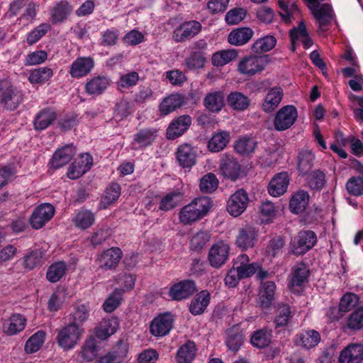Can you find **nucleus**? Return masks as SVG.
<instances>
[{
	"label": "nucleus",
	"instance_id": "obj_24",
	"mask_svg": "<svg viewBox=\"0 0 363 363\" xmlns=\"http://www.w3.org/2000/svg\"><path fill=\"white\" fill-rule=\"evenodd\" d=\"M283 96V89L280 86L269 89L262 104V110L267 113H272L279 106Z\"/></svg>",
	"mask_w": 363,
	"mask_h": 363
},
{
	"label": "nucleus",
	"instance_id": "obj_4",
	"mask_svg": "<svg viewBox=\"0 0 363 363\" xmlns=\"http://www.w3.org/2000/svg\"><path fill=\"white\" fill-rule=\"evenodd\" d=\"M83 330L75 323L68 324L57 330L56 342L64 350H72L79 342Z\"/></svg>",
	"mask_w": 363,
	"mask_h": 363
},
{
	"label": "nucleus",
	"instance_id": "obj_56",
	"mask_svg": "<svg viewBox=\"0 0 363 363\" xmlns=\"http://www.w3.org/2000/svg\"><path fill=\"white\" fill-rule=\"evenodd\" d=\"M314 154L309 150L302 151L298 156V168L302 174L308 173L313 165Z\"/></svg>",
	"mask_w": 363,
	"mask_h": 363
},
{
	"label": "nucleus",
	"instance_id": "obj_7",
	"mask_svg": "<svg viewBox=\"0 0 363 363\" xmlns=\"http://www.w3.org/2000/svg\"><path fill=\"white\" fill-rule=\"evenodd\" d=\"M316 242L317 237L313 231H301L291 242V252L296 255H303L311 250Z\"/></svg>",
	"mask_w": 363,
	"mask_h": 363
},
{
	"label": "nucleus",
	"instance_id": "obj_3",
	"mask_svg": "<svg viewBox=\"0 0 363 363\" xmlns=\"http://www.w3.org/2000/svg\"><path fill=\"white\" fill-rule=\"evenodd\" d=\"M23 94L8 81L0 82V107L6 111H14L23 101Z\"/></svg>",
	"mask_w": 363,
	"mask_h": 363
},
{
	"label": "nucleus",
	"instance_id": "obj_5",
	"mask_svg": "<svg viewBox=\"0 0 363 363\" xmlns=\"http://www.w3.org/2000/svg\"><path fill=\"white\" fill-rule=\"evenodd\" d=\"M298 118V111L294 106L281 107L275 114L273 120L274 130L279 132L289 129Z\"/></svg>",
	"mask_w": 363,
	"mask_h": 363
},
{
	"label": "nucleus",
	"instance_id": "obj_19",
	"mask_svg": "<svg viewBox=\"0 0 363 363\" xmlns=\"http://www.w3.org/2000/svg\"><path fill=\"white\" fill-rule=\"evenodd\" d=\"M196 291L194 281L184 280L174 284L169 289V296L175 301L188 298Z\"/></svg>",
	"mask_w": 363,
	"mask_h": 363
},
{
	"label": "nucleus",
	"instance_id": "obj_54",
	"mask_svg": "<svg viewBox=\"0 0 363 363\" xmlns=\"http://www.w3.org/2000/svg\"><path fill=\"white\" fill-rule=\"evenodd\" d=\"M218 183V179L214 174L208 173L201 179L199 189L202 193L211 194L217 189Z\"/></svg>",
	"mask_w": 363,
	"mask_h": 363
},
{
	"label": "nucleus",
	"instance_id": "obj_58",
	"mask_svg": "<svg viewBox=\"0 0 363 363\" xmlns=\"http://www.w3.org/2000/svg\"><path fill=\"white\" fill-rule=\"evenodd\" d=\"M51 27L48 23H41L33 30H32L27 35L26 43L28 45H33L37 43L43 36H44Z\"/></svg>",
	"mask_w": 363,
	"mask_h": 363
},
{
	"label": "nucleus",
	"instance_id": "obj_23",
	"mask_svg": "<svg viewBox=\"0 0 363 363\" xmlns=\"http://www.w3.org/2000/svg\"><path fill=\"white\" fill-rule=\"evenodd\" d=\"M94 66L92 57H79L72 63L69 74L73 78H81L90 73Z\"/></svg>",
	"mask_w": 363,
	"mask_h": 363
},
{
	"label": "nucleus",
	"instance_id": "obj_53",
	"mask_svg": "<svg viewBox=\"0 0 363 363\" xmlns=\"http://www.w3.org/2000/svg\"><path fill=\"white\" fill-rule=\"evenodd\" d=\"M121 195V186L118 184H111L106 190L104 196L101 200V205L106 208L109 205L114 203Z\"/></svg>",
	"mask_w": 363,
	"mask_h": 363
},
{
	"label": "nucleus",
	"instance_id": "obj_38",
	"mask_svg": "<svg viewBox=\"0 0 363 363\" xmlns=\"http://www.w3.org/2000/svg\"><path fill=\"white\" fill-rule=\"evenodd\" d=\"M55 119V112L50 108H45L36 114L33 120L34 129L38 131L43 130L50 126Z\"/></svg>",
	"mask_w": 363,
	"mask_h": 363
},
{
	"label": "nucleus",
	"instance_id": "obj_22",
	"mask_svg": "<svg viewBox=\"0 0 363 363\" xmlns=\"http://www.w3.org/2000/svg\"><path fill=\"white\" fill-rule=\"evenodd\" d=\"M26 318L19 314L13 313L3 322L2 331L6 335H15L21 333L26 328Z\"/></svg>",
	"mask_w": 363,
	"mask_h": 363
},
{
	"label": "nucleus",
	"instance_id": "obj_8",
	"mask_svg": "<svg viewBox=\"0 0 363 363\" xmlns=\"http://www.w3.org/2000/svg\"><path fill=\"white\" fill-rule=\"evenodd\" d=\"M267 63L264 56L251 55L243 57L238 63V70L240 74L252 76L262 72Z\"/></svg>",
	"mask_w": 363,
	"mask_h": 363
},
{
	"label": "nucleus",
	"instance_id": "obj_45",
	"mask_svg": "<svg viewBox=\"0 0 363 363\" xmlns=\"http://www.w3.org/2000/svg\"><path fill=\"white\" fill-rule=\"evenodd\" d=\"M182 197V192L177 189L164 196L160 201L159 209L168 211L178 206Z\"/></svg>",
	"mask_w": 363,
	"mask_h": 363
},
{
	"label": "nucleus",
	"instance_id": "obj_49",
	"mask_svg": "<svg viewBox=\"0 0 363 363\" xmlns=\"http://www.w3.org/2000/svg\"><path fill=\"white\" fill-rule=\"evenodd\" d=\"M308 186L313 191H320L325 185V174L317 169L310 173L306 179Z\"/></svg>",
	"mask_w": 363,
	"mask_h": 363
},
{
	"label": "nucleus",
	"instance_id": "obj_34",
	"mask_svg": "<svg viewBox=\"0 0 363 363\" xmlns=\"http://www.w3.org/2000/svg\"><path fill=\"white\" fill-rule=\"evenodd\" d=\"M184 103V97L182 94H173L168 96L163 99L159 106L160 115L167 116L169 114L182 106Z\"/></svg>",
	"mask_w": 363,
	"mask_h": 363
},
{
	"label": "nucleus",
	"instance_id": "obj_26",
	"mask_svg": "<svg viewBox=\"0 0 363 363\" xmlns=\"http://www.w3.org/2000/svg\"><path fill=\"white\" fill-rule=\"evenodd\" d=\"M122 257V251L118 247H111L104 251L99 259V264L101 269L111 270L120 262Z\"/></svg>",
	"mask_w": 363,
	"mask_h": 363
},
{
	"label": "nucleus",
	"instance_id": "obj_36",
	"mask_svg": "<svg viewBox=\"0 0 363 363\" xmlns=\"http://www.w3.org/2000/svg\"><path fill=\"white\" fill-rule=\"evenodd\" d=\"M320 340V335L318 332L314 330H306L298 334L295 337L296 345L305 349H311L318 345Z\"/></svg>",
	"mask_w": 363,
	"mask_h": 363
},
{
	"label": "nucleus",
	"instance_id": "obj_35",
	"mask_svg": "<svg viewBox=\"0 0 363 363\" xmlns=\"http://www.w3.org/2000/svg\"><path fill=\"white\" fill-rule=\"evenodd\" d=\"M276 284L274 281H266L262 284L259 291V305L262 308H268L274 298Z\"/></svg>",
	"mask_w": 363,
	"mask_h": 363
},
{
	"label": "nucleus",
	"instance_id": "obj_43",
	"mask_svg": "<svg viewBox=\"0 0 363 363\" xmlns=\"http://www.w3.org/2000/svg\"><path fill=\"white\" fill-rule=\"evenodd\" d=\"M46 333L43 330H38L32 335L26 342L24 351L26 354H33L42 347L45 342Z\"/></svg>",
	"mask_w": 363,
	"mask_h": 363
},
{
	"label": "nucleus",
	"instance_id": "obj_20",
	"mask_svg": "<svg viewBox=\"0 0 363 363\" xmlns=\"http://www.w3.org/2000/svg\"><path fill=\"white\" fill-rule=\"evenodd\" d=\"M76 154L75 147L72 144L57 149L50 160V167L57 169L67 164Z\"/></svg>",
	"mask_w": 363,
	"mask_h": 363
},
{
	"label": "nucleus",
	"instance_id": "obj_41",
	"mask_svg": "<svg viewBox=\"0 0 363 363\" xmlns=\"http://www.w3.org/2000/svg\"><path fill=\"white\" fill-rule=\"evenodd\" d=\"M230 133L222 130L213 135L208 143V149L212 152L223 150L230 141Z\"/></svg>",
	"mask_w": 363,
	"mask_h": 363
},
{
	"label": "nucleus",
	"instance_id": "obj_33",
	"mask_svg": "<svg viewBox=\"0 0 363 363\" xmlns=\"http://www.w3.org/2000/svg\"><path fill=\"white\" fill-rule=\"evenodd\" d=\"M254 35V31L248 27H242L232 30L228 36V41L230 45L241 46L249 42Z\"/></svg>",
	"mask_w": 363,
	"mask_h": 363
},
{
	"label": "nucleus",
	"instance_id": "obj_32",
	"mask_svg": "<svg viewBox=\"0 0 363 363\" xmlns=\"http://www.w3.org/2000/svg\"><path fill=\"white\" fill-rule=\"evenodd\" d=\"M110 82L109 78L107 77H94L86 82L85 84V90L89 95H101L108 87Z\"/></svg>",
	"mask_w": 363,
	"mask_h": 363
},
{
	"label": "nucleus",
	"instance_id": "obj_57",
	"mask_svg": "<svg viewBox=\"0 0 363 363\" xmlns=\"http://www.w3.org/2000/svg\"><path fill=\"white\" fill-rule=\"evenodd\" d=\"M271 337V331L261 329L254 333L251 337V342L257 347L263 348L269 345Z\"/></svg>",
	"mask_w": 363,
	"mask_h": 363
},
{
	"label": "nucleus",
	"instance_id": "obj_47",
	"mask_svg": "<svg viewBox=\"0 0 363 363\" xmlns=\"http://www.w3.org/2000/svg\"><path fill=\"white\" fill-rule=\"evenodd\" d=\"M238 56V52L234 49L222 50L213 55L211 62L214 66L222 67L235 60Z\"/></svg>",
	"mask_w": 363,
	"mask_h": 363
},
{
	"label": "nucleus",
	"instance_id": "obj_46",
	"mask_svg": "<svg viewBox=\"0 0 363 363\" xmlns=\"http://www.w3.org/2000/svg\"><path fill=\"white\" fill-rule=\"evenodd\" d=\"M277 44V39L273 35H266L257 39L252 45L255 53L262 54L272 50Z\"/></svg>",
	"mask_w": 363,
	"mask_h": 363
},
{
	"label": "nucleus",
	"instance_id": "obj_16",
	"mask_svg": "<svg viewBox=\"0 0 363 363\" xmlns=\"http://www.w3.org/2000/svg\"><path fill=\"white\" fill-rule=\"evenodd\" d=\"M128 352V343L119 340L109 352L101 357L94 363H122L126 359Z\"/></svg>",
	"mask_w": 363,
	"mask_h": 363
},
{
	"label": "nucleus",
	"instance_id": "obj_13",
	"mask_svg": "<svg viewBox=\"0 0 363 363\" xmlns=\"http://www.w3.org/2000/svg\"><path fill=\"white\" fill-rule=\"evenodd\" d=\"M258 232L255 227L246 225L238 230L235 245L242 250L253 248L257 241Z\"/></svg>",
	"mask_w": 363,
	"mask_h": 363
},
{
	"label": "nucleus",
	"instance_id": "obj_2",
	"mask_svg": "<svg viewBox=\"0 0 363 363\" xmlns=\"http://www.w3.org/2000/svg\"><path fill=\"white\" fill-rule=\"evenodd\" d=\"M135 276L134 274H119L117 279L118 284L123 289H116L105 301L102 307L106 313L115 311L121 303L123 294L131 290L135 286Z\"/></svg>",
	"mask_w": 363,
	"mask_h": 363
},
{
	"label": "nucleus",
	"instance_id": "obj_55",
	"mask_svg": "<svg viewBox=\"0 0 363 363\" xmlns=\"http://www.w3.org/2000/svg\"><path fill=\"white\" fill-rule=\"evenodd\" d=\"M43 253L40 250L30 252L22 259V264L27 270H33L41 264Z\"/></svg>",
	"mask_w": 363,
	"mask_h": 363
},
{
	"label": "nucleus",
	"instance_id": "obj_6",
	"mask_svg": "<svg viewBox=\"0 0 363 363\" xmlns=\"http://www.w3.org/2000/svg\"><path fill=\"white\" fill-rule=\"evenodd\" d=\"M307 6L318 23L319 31L321 33L327 31L335 16L331 5L329 4H307Z\"/></svg>",
	"mask_w": 363,
	"mask_h": 363
},
{
	"label": "nucleus",
	"instance_id": "obj_42",
	"mask_svg": "<svg viewBox=\"0 0 363 363\" xmlns=\"http://www.w3.org/2000/svg\"><path fill=\"white\" fill-rule=\"evenodd\" d=\"M227 102L228 106L233 110L242 111L249 107L250 99L241 92L234 91L228 95Z\"/></svg>",
	"mask_w": 363,
	"mask_h": 363
},
{
	"label": "nucleus",
	"instance_id": "obj_1",
	"mask_svg": "<svg viewBox=\"0 0 363 363\" xmlns=\"http://www.w3.org/2000/svg\"><path fill=\"white\" fill-rule=\"evenodd\" d=\"M211 207L212 201L209 197L201 196L196 198L180 209L179 213V221L185 225H191L203 218Z\"/></svg>",
	"mask_w": 363,
	"mask_h": 363
},
{
	"label": "nucleus",
	"instance_id": "obj_39",
	"mask_svg": "<svg viewBox=\"0 0 363 363\" xmlns=\"http://www.w3.org/2000/svg\"><path fill=\"white\" fill-rule=\"evenodd\" d=\"M210 302V293L206 290H203L196 295L192 299L189 311L191 314L196 315L204 312Z\"/></svg>",
	"mask_w": 363,
	"mask_h": 363
},
{
	"label": "nucleus",
	"instance_id": "obj_18",
	"mask_svg": "<svg viewBox=\"0 0 363 363\" xmlns=\"http://www.w3.org/2000/svg\"><path fill=\"white\" fill-rule=\"evenodd\" d=\"M229 246L223 242H218L209 250L208 260L211 265L219 268L225 263L228 258Z\"/></svg>",
	"mask_w": 363,
	"mask_h": 363
},
{
	"label": "nucleus",
	"instance_id": "obj_40",
	"mask_svg": "<svg viewBox=\"0 0 363 363\" xmlns=\"http://www.w3.org/2000/svg\"><path fill=\"white\" fill-rule=\"evenodd\" d=\"M310 196L308 193L304 190H299L292 195L289 208L292 213H299L303 212L309 202Z\"/></svg>",
	"mask_w": 363,
	"mask_h": 363
},
{
	"label": "nucleus",
	"instance_id": "obj_59",
	"mask_svg": "<svg viewBox=\"0 0 363 363\" xmlns=\"http://www.w3.org/2000/svg\"><path fill=\"white\" fill-rule=\"evenodd\" d=\"M98 349L94 338L87 340L82 349V357L86 361H92L97 355Z\"/></svg>",
	"mask_w": 363,
	"mask_h": 363
},
{
	"label": "nucleus",
	"instance_id": "obj_30",
	"mask_svg": "<svg viewBox=\"0 0 363 363\" xmlns=\"http://www.w3.org/2000/svg\"><path fill=\"white\" fill-rule=\"evenodd\" d=\"M119 328L117 318L104 319L95 328L96 336L101 340H106L113 335Z\"/></svg>",
	"mask_w": 363,
	"mask_h": 363
},
{
	"label": "nucleus",
	"instance_id": "obj_27",
	"mask_svg": "<svg viewBox=\"0 0 363 363\" xmlns=\"http://www.w3.org/2000/svg\"><path fill=\"white\" fill-rule=\"evenodd\" d=\"M289 184L288 174L285 172L279 173L270 181L268 186V192L272 196H280L286 191Z\"/></svg>",
	"mask_w": 363,
	"mask_h": 363
},
{
	"label": "nucleus",
	"instance_id": "obj_14",
	"mask_svg": "<svg viewBox=\"0 0 363 363\" xmlns=\"http://www.w3.org/2000/svg\"><path fill=\"white\" fill-rule=\"evenodd\" d=\"M173 316L166 313L155 318L151 322L150 330L155 337H163L169 334L173 325Z\"/></svg>",
	"mask_w": 363,
	"mask_h": 363
},
{
	"label": "nucleus",
	"instance_id": "obj_17",
	"mask_svg": "<svg viewBox=\"0 0 363 363\" xmlns=\"http://www.w3.org/2000/svg\"><path fill=\"white\" fill-rule=\"evenodd\" d=\"M363 361V345L350 343L340 352L339 363H361Z\"/></svg>",
	"mask_w": 363,
	"mask_h": 363
},
{
	"label": "nucleus",
	"instance_id": "obj_51",
	"mask_svg": "<svg viewBox=\"0 0 363 363\" xmlns=\"http://www.w3.org/2000/svg\"><path fill=\"white\" fill-rule=\"evenodd\" d=\"M211 234L206 230H199L195 233L190 241V248L192 250L199 252L204 248L210 241Z\"/></svg>",
	"mask_w": 363,
	"mask_h": 363
},
{
	"label": "nucleus",
	"instance_id": "obj_31",
	"mask_svg": "<svg viewBox=\"0 0 363 363\" xmlns=\"http://www.w3.org/2000/svg\"><path fill=\"white\" fill-rule=\"evenodd\" d=\"M224 105V94L221 91H213L209 92L203 99L204 107L212 113L220 112Z\"/></svg>",
	"mask_w": 363,
	"mask_h": 363
},
{
	"label": "nucleus",
	"instance_id": "obj_29",
	"mask_svg": "<svg viewBox=\"0 0 363 363\" xmlns=\"http://www.w3.org/2000/svg\"><path fill=\"white\" fill-rule=\"evenodd\" d=\"M73 7L67 0H61L55 4L50 10V18L53 23H61L65 21L72 13Z\"/></svg>",
	"mask_w": 363,
	"mask_h": 363
},
{
	"label": "nucleus",
	"instance_id": "obj_64",
	"mask_svg": "<svg viewBox=\"0 0 363 363\" xmlns=\"http://www.w3.org/2000/svg\"><path fill=\"white\" fill-rule=\"evenodd\" d=\"M278 4L279 9L281 11H279V14L283 18V20L289 23L291 21L292 15L298 11V6L295 4H292L289 5L284 0H278Z\"/></svg>",
	"mask_w": 363,
	"mask_h": 363
},
{
	"label": "nucleus",
	"instance_id": "obj_21",
	"mask_svg": "<svg viewBox=\"0 0 363 363\" xmlns=\"http://www.w3.org/2000/svg\"><path fill=\"white\" fill-rule=\"evenodd\" d=\"M176 156L178 163L184 168H191L196 162V151L188 143H184L177 147Z\"/></svg>",
	"mask_w": 363,
	"mask_h": 363
},
{
	"label": "nucleus",
	"instance_id": "obj_61",
	"mask_svg": "<svg viewBox=\"0 0 363 363\" xmlns=\"http://www.w3.org/2000/svg\"><path fill=\"white\" fill-rule=\"evenodd\" d=\"M246 13L245 9L242 8H235L226 13L225 20L228 25H235L245 18Z\"/></svg>",
	"mask_w": 363,
	"mask_h": 363
},
{
	"label": "nucleus",
	"instance_id": "obj_10",
	"mask_svg": "<svg viewBox=\"0 0 363 363\" xmlns=\"http://www.w3.org/2000/svg\"><path fill=\"white\" fill-rule=\"evenodd\" d=\"M248 203V194L244 189H240L230 196L226 209L231 216L238 217L246 210Z\"/></svg>",
	"mask_w": 363,
	"mask_h": 363
},
{
	"label": "nucleus",
	"instance_id": "obj_12",
	"mask_svg": "<svg viewBox=\"0 0 363 363\" xmlns=\"http://www.w3.org/2000/svg\"><path fill=\"white\" fill-rule=\"evenodd\" d=\"M55 208L50 203H43L34 209L30 223L34 229H40L54 216Z\"/></svg>",
	"mask_w": 363,
	"mask_h": 363
},
{
	"label": "nucleus",
	"instance_id": "obj_11",
	"mask_svg": "<svg viewBox=\"0 0 363 363\" xmlns=\"http://www.w3.org/2000/svg\"><path fill=\"white\" fill-rule=\"evenodd\" d=\"M219 169L221 174L232 181L237 180L240 175L241 166L237 160L230 154H224L220 160Z\"/></svg>",
	"mask_w": 363,
	"mask_h": 363
},
{
	"label": "nucleus",
	"instance_id": "obj_25",
	"mask_svg": "<svg viewBox=\"0 0 363 363\" xmlns=\"http://www.w3.org/2000/svg\"><path fill=\"white\" fill-rule=\"evenodd\" d=\"M157 137L155 128H143L134 135L132 142L133 149L138 150L151 145Z\"/></svg>",
	"mask_w": 363,
	"mask_h": 363
},
{
	"label": "nucleus",
	"instance_id": "obj_9",
	"mask_svg": "<svg viewBox=\"0 0 363 363\" xmlns=\"http://www.w3.org/2000/svg\"><path fill=\"white\" fill-rule=\"evenodd\" d=\"M200 22L194 20L183 22L172 33V39L175 43H184L197 35L201 30Z\"/></svg>",
	"mask_w": 363,
	"mask_h": 363
},
{
	"label": "nucleus",
	"instance_id": "obj_48",
	"mask_svg": "<svg viewBox=\"0 0 363 363\" xmlns=\"http://www.w3.org/2000/svg\"><path fill=\"white\" fill-rule=\"evenodd\" d=\"M257 147V142L252 138L243 136L240 138L235 143V150L240 155H249L254 152Z\"/></svg>",
	"mask_w": 363,
	"mask_h": 363
},
{
	"label": "nucleus",
	"instance_id": "obj_63",
	"mask_svg": "<svg viewBox=\"0 0 363 363\" xmlns=\"http://www.w3.org/2000/svg\"><path fill=\"white\" fill-rule=\"evenodd\" d=\"M346 189L351 195L357 196L363 194V178L351 177L346 184Z\"/></svg>",
	"mask_w": 363,
	"mask_h": 363
},
{
	"label": "nucleus",
	"instance_id": "obj_15",
	"mask_svg": "<svg viewBox=\"0 0 363 363\" xmlns=\"http://www.w3.org/2000/svg\"><path fill=\"white\" fill-rule=\"evenodd\" d=\"M191 121L189 115H182L174 119L167 129L166 138L168 140H175L182 136L189 128Z\"/></svg>",
	"mask_w": 363,
	"mask_h": 363
},
{
	"label": "nucleus",
	"instance_id": "obj_50",
	"mask_svg": "<svg viewBox=\"0 0 363 363\" xmlns=\"http://www.w3.org/2000/svg\"><path fill=\"white\" fill-rule=\"evenodd\" d=\"M53 75V72L49 67H40L33 70L28 77L32 84H43L48 82Z\"/></svg>",
	"mask_w": 363,
	"mask_h": 363
},
{
	"label": "nucleus",
	"instance_id": "obj_37",
	"mask_svg": "<svg viewBox=\"0 0 363 363\" xmlns=\"http://www.w3.org/2000/svg\"><path fill=\"white\" fill-rule=\"evenodd\" d=\"M95 220V214L91 211L82 208L72 218V223L76 228L86 230L94 224Z\"/></svg>",
	"mask_w": 363,
	"mask_h": 363
},
{
	"label": "nucleus",
	"instance_id": "obj_44",
	"mask_svg": "<svg viewBox=\"0 0 363 363\" xmlns=\"http://www.w3.org/2000/svg\"><path fill=\"white\" fill-rule=\"evenodd\" d=\"M196 347L194 342L187 341L177 351V361L178 363H190L195 357Z\"/></svg>",
	"mask_w": 363,
	"mask_h": 363
},
{
	"label": "nucleus",
	"instance_id": "obj_60",
	"mask_svg": "<svg viewBox=\"0 0 363 363\" xmlns=\"http://www.w3.org/2000/svg\"><path fill=\"white\" fill-rule=\"evenodd\" d=\"M359 301L358 296L353 293L345 294L340 299L339 309L340 311L346 313L352 310Z\"/></svg>",
	"mask_w": 363,
	"mask_h": 363
},
{
	"label": "nucleus",
	"instance_id": "obj_62",
	"mask_svg": "<svg viewBox=\"0 0 363 363\" xmlns=\"http://www.w3.org/2000/svg\"><path fill=\"white\" fill-rule=\"evenodd\" d=\"M347 325L352 330H359L363 328V307L355 310L347 318Z\"/></svg>",
	"mask_w": 363,
	"mask_h": 363
},
{
	"label": "nucleus",
	"instance_id": "obj_52",
	"mask_svg": "<svg viewBox=\"0 0 363 363\" xmlns=\"http://www.w3.org/2000/svg\"><path fill=\"white\" fill-rule=\"evenodd\" d=\"M206 57L201 52H192L190 55L185 59L184 66L189 70L202 69L206 63Z\"/></svg>",
	"mask_w": 363,
	"mask_h": 363
},
{
	"label": "nucleus",
	"instance_id": "obj_28",
	"mask_svg": "<svg viewBox=\"0 0 363 363\" xmlns=\"http://www.w3.org/2000/svg\"><path fill=\"white\" fill-rule=\"evenodd\" d=\"M232 269L237 272H265L259 262H250L246 254H240L236 257Z\"/></svg>",
	"mask_w": 363,
	"mask_h": 363
}]
</instances>
